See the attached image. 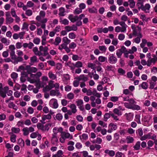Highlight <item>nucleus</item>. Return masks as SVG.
Instances as JSON below:
<instances>
[{
  "label": "nucleus",
  "mask_w": 157,
  "mask_h": 157,
  "mask_svg": "<svg viewBox=\"0 0 157 157\" xmlns=\"http://www.w3.org/2000/svg\"><path fill=\"white\" fill-rule=\"evenodd\" d=\"M128 102H125L124 103V106L128 109H131L133 110H139L140 109V107L134 104L136 102L132 99L130 98L128 101Z\"/></svg>",
  "instance_id": "obj_1"
},
{
  "label": "nucleus",
  "mask_w": 157,
  "mask_h": 157,
  "mask_svg": "<svg viewBox=\"0 0 157 157\" xmlns=\"http://www.w3.org/2000/svg\"><path fill=\"white\" fill-rule=\"evenodd\" d=\"M132 29V35L135 36H136L141 33V28L139 26L135 27V25H132L131 26Z\"/></svg>",
  "instance_id": "obj_2"
},
{
  "label": "nucleus",
  "mask_w": 157,
  "mask_h": 157,
  "mask_svg": "<svg viewBox=\"0 0 157 157\" xmlns=\"http://www.w3.org/2000/svg\"><path fill=\"white\" fill-rule=\"evenodd\" d=\"M8 90V86H5L3 88L2 83H0V95L3 98L6 97V94Z\"/></svg>",
  "instance_id": "obj_3"
},
{
  "label": "nucleus",
  "mask_w": 157,
  "mask_h": 157,
  "mask_svg": "<svg viewBox=\"0 0 157 157\" xmlns=\"http://www.w3.org/2000/svg\"><path fill=\"white\" fill-rule=\"evenodd\" d=\"M16 59L15 60H13L8 58L4 59V60L6 62H11L13 64H17L18 62L22 61L23 60L22 57H16Z\"/></svg>",
  "instance_id": "obj_4"
},
{
  "label": "nucleus",
  "mask_w": 157,
  "mask_h": 157,
  "mask_svg": "<svg viewBox=\"0 0 157 157\" xmlns=\"http://www.w3.org/2000/svg\"><path fill=\"white\" fill-rule=\"evenodd\" d=\"M9 49L10 51V54L11 59L15 60L16 57H17L15 54L14 50L15 49V46L13 45H10L9 47Z\"/></svg>",
  "instance_id": "obj_5"
},
{
  "label": "nucleus",
  "mask_w": 157,
  "mask_h": 157,
  "mask_svg": "<svg viewBox=\"0 0 157 157\" xmlns=\"http://www.w3.org/2000/svg\"><path fill=\"white\" fill-rule=\"evenodd\" d=\"M117 61L116 57L114 56L113 54H110L108 57V61L109 63L111 64L116 63Z\"/></svg>",
  "instance_id": "obj_6"
},
{
  "label": "nucleus",
  "mask_w": 157,
  "mask_h": 157,
  "mask_svg": "<svg viewBox=\"0 0 157 157\" xmlns=\"http://www.w3.org/2000/svg\"><path fill=\"white\" fill-rule=\"evenodd\" d=\"M26 69L27 71L29 74H31L32 73H35L37 70V69L35 67H31L29 65H27L26 66Z\"/></svg>",
  "instance_id": "obj_7"
},
{
  "label": "nucleus",
  "mask_w": 157,
  "mask_h": 157,
  "mask_svg": "<svg viewBox=\"0 0 157 157\" xmlns=\"http://www.w3.org/2000/svg\"><path fill=\"white\" fill-rule=\"evenodd\" d=\"M150 8V5L148 3H147L145 5H144L141 9L142 10L144 11L145 13H150L149 10Z\"/></svg>",
  "instance_id": "obj_8"
},
{
  "label": "nucleus",
  "mask_w": 157,
  "mask_h": 157,
  "mask_svg": "<svg viewBox=\"0 0 157 157\" xmlns=\"http://www.w3.org/2000/svg\"><path fill=\"white\" fill-rule=\"evenodd\" d=\"M51 116L50 114L47 115H44L42 117V119L40 121L43 124H44L46 123L45 121L46 120H50L51 118Z\"/></svg>",
  "instance_id": "obj_9"
},
{
  "label": "nucleus",
  "mask_w": 157,
  "mask_h": 157,
  "mask_svg": "<svg viewBox=\"0 0 157 157\" xmlns=\"http://www.w3.org/2000/svg\"><path fill=\"white\" fill-rule=\"evenodd\" d=\"M61 136L65 139L70 138L71 139L73 138L72 135H71L68 132H61Z\"/></svg>",
  "instance_id": "obj_10"
},
{
  "label": "nucleus",
  "mask_w": 157,
  "mask_h": 157,
  "mask_svg": "<svg viewBox=\"0 0 157 157\" xmlns=\"http://www.w3.org/2000/svg\"><path fill=\"white\" fill-rule=\"evenodd\" d=\"M68 18L73 23L78 20V16H74L72 14L70 15L68 17Z\"/></svg>",
  "instance_id": "obj_11"
},
{
  "label": "nucleus",
  "mask_w": 157,
  "mask_h": 157,
  "mask_svg": "<svg viewBox=\"0 0 157 157\" xmlns=\"http://www.w3.org/2000/svg\"><path fill=\"white\" fill-rule=\"evenodd\" d=\"M50 103L52 104L53 107L54 109H56L58 107V104L57 100L54 98L51 99L50 101Z\"/></svg>",
  "instance_id": "obj_12"
},
{
  "label": "nucleus",
  "mask_w": 157,
  "mask_h": 157,
  "mask_svg": "<svg viewBox=\"0 0 157 157\" xmlns=\"http://www.w3.org/2000/svg\"><path fill=\"white\" fill-rule=\"evenodd\" d=\"M75 79L78 80V81L82 80L84 82H86L88 80V78L85 76L84 75H80L79 76H78L75 78Z\"/></svg>",
  "instance_id": "obj_13"
},
{
  "label": "nucleus",
  "mask_w": 157,
  "mask_h": 157,
  "mask_svg": "<svg viewBox=\"0 0 157 157\" xmlns=\"http://www.w3.org/2000/svg\"><path fill=\"white\" fill-rule=\"evenodd\" d=\"M137 2L136 3V6L138 7L139 10L141 9L144 5V2H145V0H137Z\"/></svg>",
  "instance_id": "obj_14"
},
{
  "label": "nucleus",
  "mask_w": 157,
  "mask_h": 157,
  "mask_svg": "<svg viewBox=\"0 0 157 157\" xmlns=\"http://www.w3.org/2000/svg\"><path fill=\"white\" fill-rule=\"evenodd\" d=\"M54 82L52 80L49 81L48 86H47L46 87V90L48 91L52 89L54 87V84L53 83Z\"/></svg>",
  "instance_id": "obj_15"
},
{
  "label": "nucleus",
  "mask_w": 157,
  "mask_h": 157,
  "mask_svg": "<svg viewBox=\"0 0 157 157\" xmlns=\"http://www.w3.org/2000/svg\"><path fill=\"white\" fill-rule=\"evenodd\" d=\"M119 24L122 26L121 29H122L121 31V32H125L126 30L127 25L125 24L124 22L121 21L119 22Z\"/></svg>",
  "instance_id": "obj_16"
},
{
  "label": "nucleus",
  "mask_w": 157,
  "mask_h": 157,
  "mask_svg": "<svg viewBox=\"0 0 157 157\" xmlns=\"http://www.w3.org/2000/svg\"><path fill=\"white\" fill-rule=\"evenodd\" d=\"M50 95L51 96H55L57 95L58 96L59 95L60 93L59 92V90H52L50 91Z\"/></svg>",
  "instance_id": "obj_17"
},
{
  "label": "nucleus",
  "mask_w": 157,
  "mask_h": 157,
  "mask_svg": "<svg viewBox=\"0 0 157 157\" xmlns=\"http://www.w3.org/2000/svg\"><path fill=\"white\" fill-rule=\"evenodd\" d=\"M1 41L2 43L4 44L6 46L9 45L10 43V40H7L5 37L2 38L1 40Z\"/></svg>",
  "instance_id": "obj_18"
},
{
  "label": "nucleus",
  "mask_w": 157,
  "mask_h": 157,
  "mask_svg": "<svg viewBox=\"0 0 157 157\" xmlns=\"http://www.w3.org/2000/svg\"><path fill=\"white\" fill-rule=\"evenodd\" d=\"M33 50L36 55L40 56L43 55V53L42 52L38 51V49L37 47H35L33 48Z\"/></svg>",
  "instance_id": "obj_19"
},
{
  "label": "nucleus",
  "mask_w": 157,
  "mask_h": 157,
  "mask_svg": "<svg viewBox=\"0 0 157 157\" xmlns=\"http://www.w3.org/2000/svg\"><path fill=\"white\" fill-rule=\"evenodd\" d=\"M73 112V113H75L77 111L76 106L74 104H71L69 106Z\"/></svg>",
  "instance_id": "obj_20"
},
{
  "label": "nucleus",
  "mask_w": 157,
  "mask_h": 157,
  "mask_svg": "<svg viewBox=\"0 0 157 157\" xmlns=\"http://www.w3.org/2000/svg\"><path fill=\"white\" fill-rule=\"evenodd\" d=\"M47 19L45 18L43 20H40V22L42 23L41 25V27L43 29H45L46 28V25L45 23L47 22Z\"/></svg>",
  "instance_id": "obj_21"
},
{
  "label": "nucleus",
  "mask_w": 157,
  "mask_h": 157,
  "mask_svg": "<svg viewBox=\"0 0 157 157\" xmlns=\"http://www.w3.org/2000/svg\"><path fill=\"white\" fill-rule=\"evenodd\" d=\"M82 63L80 61H78L75 64L73 63V67L74 68V70L75 67L79 68L82 67Z\"/></svg>",
  "instance_id": "obj_22"
},
{
  "label": "nucleus",
  "mask_w": 157,
  "mask_h": 157,
  "mask_svg": "<svg viewBox=\"0 0 157 157\" xmlns=\"http://www.w3.org/2000/svg\"><path fill=\"white\" fill-rule=\"evenodd\" d=\"M59 15L60 16H64L65 15V9L63 7L60 8L59 9Z\"/></svg>",
  "instance_id": "obj_23"
},
{
  "label": "nucleus",
  "mask_w": 157,
  "mask_h": 157,
  "mask_svg": "<svg viewBox=\"0 0 157 157\" xmlns=\"http://www.w3.org/2000/svg\"><path fill=\"white\" fill-rule=\"evenodd\" d=\"M137 37L135 38L134 40V41L137 44H139L140 41V39L142 37V35L141 34H140L137 36Z\"/></svg>",
  "instance_id": "obj_24"
},
{
  "label": "nucleus",
  "mask_w": 157,
  "mask_h": 157,
  "mask_svg": "<svg viewBox=\"0 0 157 157\" xmlns=\"http://www.w3.org/2000/svg\"><path fill=\"white\" fill-rule=\"evenodd\" d=\"M105 152L106 154H108L110 156H113L115 154V152L113 150H106L105 151Z\"/></svg>",
  "instance_id": "obj_25"
},
{
  "label": "nucleus",
  "mask_w": 157,
  "mask_h": 157,
  "mask_svg": "<svg viewBox=\"0 0 157 157\" xmlns=\"http://www.w3.org/2000/svg\"><path fill=\"white\" fill-rule=\"evenodd\" d=\"M63 154V151L61 150H59L57 151L56 154L53 155L52 157H63L62 156Z\"/></svg>",
  "instance_id": "obj_26"
},
{
  "label": "nucleus",
  "mask_w": 157,
  "mask_h": 157,
  "mask_svg": "<svg viewBox=\"0 0 157 157\" xmlns=\"http://www.w3.org/2000/svg\"><path fill=\"white\" fill-rule=\"evenodd\" d=\"M60 22L65 25H67L69 24V21L66 19H63L61 18L60 19Z\"/></svg>",
  "instance_id": "obj_27"
},
{
  "label": "nucleus",
  "mask_w": 157,
  "mask_h": 157,
  "mask_svg": "<svg viewBox=\"0 0 157 157\" xmlns=\"http://www.w3.org/2000/svg\"><path fill=\"white\" fill-rule=\"evenodd\" d=\"M61 40V38L59 37H57L55 39V42L53 43L55 45H58L60 43Z\"/></svg>",
  "instance_id": "obj_28"
},
{
  "label": "nucleus",
  "mask_w": 157,
  "mask_h": 157,
  "mask_svg": "<svg viewBox=\"0 0 157 157\" xmlns=\"http://www.w3.org/2000/svg\"><path fill=\"white\" fill-rule=\"evenodd\" d=\"M90 99L91 101V105L93 107H95L96 106L94 100L95 99V98L94 96H91L90 98Z\"/></svg>",
  "instance_id": "obj_29"
},
{
  "label": "nucleus",
  "mask_w": 157,
  "mask_h": 157,
  "mask_svg": "<svg viewBox=\"0 0 157 157\" xmlns=\"http://www.w3.org/2000/svg\"><path fill=\"white\" fill-rule=\"evenodd\" d=\"M11 77L13 79L14 81L15 82L18 77V74L16 72H13L11 75Z\"/></svg>",
  "instance_id": "obj_30"
},
{
  "label": "nucleus",
  "mask_w": 157,
  "mask_h": 157,
  "mask_svg": "<svg viewBox=\"0 0 157 157\" xmlns=\"http://www.w3.org/2000/svg\"><path fill=\"white\" fill-rule=\"evenodd\" d=\"M14 19L11 17L6 18V24H11L13 22Z\"/></svg>",
  "instance_id": "obj_31"
},
{
  "label": "nucleus",
  "mask_w": 157,
  "mask_h": 157,
  "mask_svg": "<svg viewBox=\"0 0 157 157\" xmlns=\"http://www.w3.org/2000/svg\"><path fill=\"white\" fill-rule=\"evenodd\" d=\"M92 94L98 98L101 97V95L97 92V90L95 89H93V91H92Z\"/></svg>",
  "instance_id": "obj_32"
},
{
  "label": "nucleus",
  "mask_w": 157,
  "mask_h": 157,
  "mask_svg": "<svg viewBox=\"0 0 157 157\" xmlns=\"http://www.w3.org/2000/svg\"><path fill=\"white\" fill-rule=\"evenodd\" d=\"M52 143L54 144H55V143L57 142L58 139L57 138V135H52Z\"/></svg>",
  "instance_id": "obj_33"
},
{
  "label": "nucleus",
  "mask_w": 157,
  "mask_h": 157,
  "mask_svg": "<svg viewBox=\"0 0 157 157\" xmlns=\"http://www.w3.org/2000/svg\"><path fill=\"white\" fill-rule=\"evenodd\" d=\"M127 143L128 144L131 143L133 142L134 139L133 137L130 136H128L126 138Z\"/></svg>",
  "instance_id": "obj_34"
},
{
  "label": "nucleus",
  "mask_w": 157,
  "mask_h": 157,
  "mask_svg": "<svg viewBox=\"0 0 157 157\" xmlns=\"http://www.w3.org/2000/svg\"><path fill=\"white\" fill-rule=\"evenodd\" d=\"M125 115L126 116L127 119L128 121L131 120L133 118V114H132L131 113H129L128 114L126 113Z\"/></svg>",
  "instance_id": "obj_35"
},
{
  "label": "nucleus",
  "mask_w": 157,
  "mask_h": 157,
  "mask_svg": "<svg viewBox=\"0 0 157 157\" xmlns=\"http://www.w3.org/2000/svg\"><path fill=\"white\" fill-rule=\"evenodd\" d=\"M140 141H138L136 144L133 147L134 149L136 150H138L140 149Z\"/></svg>",
  "instance_id": "obj_36"
},
{
  "label": "nucleus",
  "mask_w": 157,
  "mask_h": 157,
  "mask_svg": "<svg viewBox=\"0 0 157 157\" xmlns=\"http://www.w3.org/2000/svg\"><path fill=\"white\" fill-rule=\"evenodd\" d=\"M28 128L27 127L24 128L22 129V131L23 132V135L24 136H27L29 133V131Z\"/></svg>",
  "instance_id": "obj_37"
},
{
  "label": "nucleus",
  "mask_w": 157,
  "mask_h": 157,
  "mask_svg": "<svg viewBox=\"0 0 157 157\" xmlns=\"http://www.w3.org/2000/svg\"><path fill=\"white\" fill-rule=\"evenodd\" d=\"M88 11L90 13H97V9L94 7H93L92 8H88Z\"/></svg>",
  "instance_id": "obj_38"
},
{
  "label": "nucleus",
  "mask_w": 157,
  "mask_h": 157,
  "mask_svg": "<svg viewBox=\"0 0 157 157\" xmlns=\"http://www.w3.org/2000/svg\"><path fill=\"white\" fill-rule=\"evenodd\" d=\"M142 88L144 90L147 89L148 87V84L145 82H143L140 85Z\"/></svg>",
  "instance_id": "obj_39"
},
{
  "label": "nucleus",
  "mask_w": 157,
  "mask_h": 157,
  "mask_svg": "<svg viewBox=\"0 0 157 157\" xmlns=\"http://www.w3.org/2000/svg\"><path fill=\"white\" fill-rule=\"evenodd\" d=\"M112 127L110 128H112V130H115L117 128V126L116 124L113 123H110L109 125V127Z\"/></svg>",
  "instance_id": "obj_40"
},
{
  "label": "nucleus",
  "mask_w": 157,
  "mask_h": 157,
  "mask_svg": "<svg viewBox=\"0 0 157 157\" xmlns=\"http://www.w3.org/2000/svg\"><path fill=\"white\" fill-rule=\"evenodd\" d=\"M48 48L47 47H44V49L42 52H44V53L42 55L44 56H45L47 55H49V53L48 52Z\"/></svg>",
  "instance_id": "obj_41"
},
{
  "label": "nucleus",
  "mask_w": 157,
  "mask_h": 157,
  "mask_svg": "<svg viewBox=\"0 0 157 157\" xmlns=\"http://www.w3.org/2000/svg\"><path fill=\"white\" fill-rule=\"evenodd\" d=\"M129 3V6L131 8H133L135 5V2L133 0H128Z\"/></svg>",
  "instance_id": "obj_42"
},
{
  "label": "nucleus",
  "mask_w": 157,
  "mask_h": 157,
  "mask_svg": "<svg viewBox=\"0 0 157 157\" xmlns=\"http://www.w3.org/2000/svg\"><path fill=\"white\" fill-rule=\"evenodd\" d=\"M11 131L13 132L17 133H19L20 130L19 128L13 127L11 128Z\"/></svg>",
  "instance_id": "obj_43"
},
{
  "label": "nucleus",
  "mask_w": 157,
  "mask_h": 157,
  "mask_svg": "<svg viewBox=\"0 0 157 157\" xmlns=\"http://www.w3.org/2000/svg\"><path fill=\"white\" fill-rule=\"evenodd\" d=\"M37 126L39 129H40L44 131V125L43 124L40 123H38Z\"/></svg>",
  "instance_id": "obj_44"
},
{
  "label": "nucleus",
  "mask_w": 157,
  "mask_h": 157,
  "mask_svg": "<svg viewBox=\"0 0 157 157\" xmlns=\"http://www.w3.org/2000/svg\"><path fill=\"white\" fill-rule=\"evenodd\" d=\"M8 107L10 108H13L14 109L16 110L17 109V107L14 104L13 102H10L8 105Z\"/></svg>",
  "instance_id": "obj_45"
},
{
  "label": "nucleus",
  "mask_w": 157,
  "mask_h": 157,
  "mask_svg": "<svg viewBox=\"0 0 157 157\" xmlns=\"http://www.w3.org/2000/svg\"><path fill=\"white\" fill-rule=\"evenodd\" d=\"M30 62L32 64L37 62V58L36 56H33L31 57L30 59Z\"/></svg>",
  "instance_id": "obj_46"
},
{
  "label": "nucleus",
  "mask_w": 157,
  "mask_h": 157,
  "mask_svg": "<svg viewBox=\"0 0 157 157\" xmlns=\"http://www.w3.org/2000/svg\"><path fill=\"white\" fill-rule=\"evenodd\" d=\"M149 83V88L151 89H154L155 86L156 85V82H153L152 81H150Z\"/></svg>",
  "instance_id": "obj_47"
},
{
  "label": "nucleus",
  "mask_w": 157,
  "mask_h": 157,
  "mask_svg": "<svg viewBox=\"0 0 157 157\" xmlns=\"http://www.w3.org/2000/svg\"><path fill=\"white\" fill-rule=\"evenodd\" d=\"M63 41L64 43L68 44L70 43L71 40L68 39L67 37H64L63 39Z\"/></svg>",
  "instance_id": "obj_48"
},
{
  "label": "nucleus",
  "mask_w": 157,
  "mask_h": 157,
  "mask_svg": "<svg viewBox=\"0 0 157 157\" xmlns=\"http://www.w3.org/2000/svg\"><path fill=\"white\" fill-rule=\"evenodd\" d=\"M107 60V59L106 57L103 56H100L98 57V60L101 62H103L106 61Z\"/></svg>",
  "instance_id": "obj_49"
},
{
  "label": "nucleus",
  "mask_w": 157,
  "mask_h": 157,
  "mask_svg": "<svg viewBox=\"0 0 157 157\" xmlns=\"http://www.w3.org/2000/svg\"><path fill=\"white\" fill-rule=\"evenodd\" d=\"M48 76L50 78L53 79H54L56 78V76L54 74H53L51 72H49Z\"/></svg>",
  "instance_id": "obj_50"
},
{
  "label": "nucleus",
  "mask_w": 157,
  "mask_h": 157,
  "mask_svg": "<svg viewBox=\"0 0 157 157\" xmlns=\"http://www.w3.org/2000/svg\"><path fill=\"white\" fill-rule=\"evenodd\" d=\"M113 111L115 113L117 114L118 116H121L122 115L121 112L117 108L114 109Z\"/></svg>",
  "instance_id": "obj_51"
},
{
  "label": "nucleus",
  "mask_w": 157,
  "mask_h": 157,
  "mask_svg": "<svg viewBox=\"0 0 157 157\" xmlns=\"http://www.w3.org/2000/svg\"><path fill=\"white\" fill-rule=\"evenodd\" d=\"M122 52L121 51V50L120 49H118L117 51L116 55H117V57L118 58H120L122 54Z\"/></svg>",
  "instance_id": "obj_52"
},
{
  "label": "nucleus",
  "mask_w": 157,
  "mask_h": 157,
  "mask_svg": "<svg viewBox=\"0 0 157 157\" xmlns=\"http://www.w3.org/2000/svg\"><path fill=\"white\" fill-rule=\"evenodd\" d=\"M82 10L79 8H76L74 11V13L75 14H79L82 12Z\"/></svg>",
  "instance_id": "obj_53"
},
{
  "label": "nucleus",
  "mask_w": 157,
  "mask_h": 157,
  "mask_svg": "<svg viewBox=\"0 0 157 157\" xmlns=\"http://www.w3.org/2000/svg\"><path fill=\"white\" fill-rule=\"evenodd\" d=\"M29 74L26 70H23L21 71V75H22L23 77H28V75Z\"/></svg>",
  "instance_id": "obj_54"
},
{
  "label": "nucleus",
  "mask_w": 157,
  "mask_h": 157,
  "mask_svg": "<svg viewBox=\"0 0 157 157\" xmlns=\"http://www.w3.org/2000/svg\"><path fill=\"white\" fill-rule=\"evenodd\" d=\"M111 116V113H106L104 115V121H106Z\"/></svg>",
  "instance_id": "obj_55"
},
{
  "label": "nucleus",
  "mask_w": 157,
  "mask_h": 157,
  "mask_svg": "<svg viewBox=\"0 0 157 157\" xmlns=\"http://www.w3.org/2000/svg\"><path fill=\"white\" fill-rule=\"evenodd\" d=\"M24 70L26 71V67H25L21 65L17 69V71H21Z\"/></svg>",
  "instance_id": "obj_56"
},
{
  "label": "nucleus",
  "mask_w": 157,
  "mask_h": 157,
  "mask_svg": "<svg viewBox=\"0 0 157 157\" xmlns=\"http://www.w3.org/2000/svg\"><path fill=\"white\" fill-rule=\"evenodd\" d=\"M150 135L149 134L145 135L144 136H142L140 138V140L142 141L145 140L147 139H149V138H150Z\"/></svg>",
  "instance_id": "obj_57"
},
{
  "label": "nucleus",
  "mask_w": 157,
  "mask_h": 157,
  "mask_svg": "<svg viewBox=\"0 0 157 157\" xmlns=\"http://www.w3.org/2000/svg\"><path fill=\"white\" fill-rule=\"evenodd\" d=\"M16 135L12 134L11 136L10 140L12 142H16Z\"/></svg>",
  "instance_id": "obj_58"
},
{
  "label": "nucleus",
  "mask_w": 157,
  "mask_h": 157,
  "mask_svg": "<svg viewBox=\"0 0 157 157\" xmlns=\"http://www.w3.org/2000/svg\"><path fill=\"white\" fill-rule=\"evenodd\" d=\"M18 143L21 147H23L24 145V141L22 139H19Z\"/></svg>",
  "instance_id": "obj_59"
},
{
  "label": "nucleus",
  "mask_w": 157,
  "mask_h": 157,
  "mask_svg": "<svg viewBox=\"0 0 157 157\" xmlns=\"http://www.w3.org/2000/svg\"><path fill=\"white\" fill-rule=\"evenodd\" d=\"M66 65L68 66L71 68V69L72 70L73 73L74 71V68L73 67V63H71V62H69L66 64Z\"/></svg>",
  "instance_id": "obj_60"
},
{
  "label": "nucleus",
  "mask_w": 157,
  "mask_h": 157,
  "mask_svg": "<svg viewBox=\"0 0 157 157\" xmlns=\"http://www.w3.org/2000/svg\"><path fill=\"white\" fill-rule=\"evenodd\" d=\"M67 98L69 99H72L74 98V95L72 93H69L67 95Z\"/></svg>",
  "instance_id": "obj_61"
},
{
  "label": "nucleus",
  "mask_w": 157,
  "mask_h": 157,
  "mask_svg": "<svg viewBox=\"0 0 157 157\" xmlns=\"http://www.w3.org/2000/svg\"><path fill=\"white\" fill-rule=\"evenodd\" d=\"M33 42L36 44H38L40 42V39L38 38H35L33 40Z\"/></svg>",
  "instance_id": "obj_62"
},
{
  "label": "nucleus",
  "mask_w": 157,
  "mask_h": 157,
  "mask_svg": "<svg viewBox=\"0 0 157 157\" xmlns=\"http://www.w3.org/2000/svg\"><path fill=\"white\" fill-rule=\"evenodd\" d=\"M56 117L57 119L60 121L62 119L63 116L61 113H58L56 114Z\"/></svg>",
  "instance_id": "obj_63"
},
{
  "label": "nucleus",
  "mask_w": 157,
  "mask_h": 157,
  "mask_svg": "<svg viewBox=\"0 0 157 157\" xmlns=\"http://www.w3.org/2000/svg\"><path fill=\"white\" fill-rule=\"evenodd\" d=\"M124 38L125 35L124 34L121 33L119 34L118 36V39L121 40H123Z\"/></svg>",
  "instance_id": "obj_64"
}]
</instances>
